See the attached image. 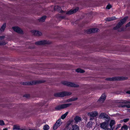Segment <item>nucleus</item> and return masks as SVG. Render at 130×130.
<instances>
[{"mask_svg":"<svg viewBox=\"0 0 130 130\" xmlns=\"http://www.w3.org/2000/svg\"><path fill=\"white\" fill-rule=\"evenodd\" d=\"M125 106L127 108H130V105H126Z\"/></svg>","mask_w":130,"mask_h":130,"instance_id":"41","label":"nucleus"},{"mask_svg":"<svg viewBox=\"0 0 130 130\" xmlns=\"http://www.w3.org/2000/svg\"><path fill=\"white\" fill-rule=\"evenodd\" d=\"M125 30V29L123 27H122L120 29H118V31H124Z\"/></svg>","mask_w":130,"mask_h":130,"instance_id":"36","label":"nucleus"},{"mask_svg":"<svg viewBox=\"0 0 130 130\" xmlns=\"http://www.w3.org/2000/svg\"><path fill=\"white\" fill-rule=\"evenodd\" d=\"M121 126V124H119L118 125L116 126V129H117L119 128Z\"/></svg>","mask_w":130,"mask_h":130,"instance_id":"39","label":"nucleus"},{"mask_svg":"<svg viewBox=\"0 0 130 130\" xmlns=\"http://www.w3.org/2000/svg\"><path fill=\"white\" fill-rule=\"evenodd\" d=\"M99 117L101 118L105 119L107 122L109 121L110 120V118L105 113H101Z\"/></svg>","mask_w":130,"mask_h":130,"instance_id":"6","label":"nucleus"},{"mask_svg":"<svg viewBox=\"0 0 130 130\" xmlns=\"http://www.w3.org/2000/svg\"><path fill=\"white\" fill-rule=\"evenodd\" d=\"M87 32L88 34H91L92 32H93L92 29H88L87 31Z\"/></svg>","mask_w":130,"mask_h":130,"instance_id":"30","label":"nucleus"},{"mask_svg":"<svg viewBox=\"0 0 130 130\" xmlns=\"http://www.w3.org/2000/svg\"><path fill=\"white\" fill-rule=\"evenodd\" d=\"M92 29L93 33L99 31V29L97 28H93Z\"/></svg>","mask_w":130,"mask_h":130,"instance_id":"31","label":"nucleus"},{"mask_svg":"<svg viewBox=\"0 0 130 130\" xmlns=\"http://www.w3.org/2000/svg\"><path fill=\"white\" fill-rule=\"evenodd\" d=\"M126 93H127L130 94V91H127Z\"/></svg>","mask_w":130,"mask_h":130,"instance_id":"43","label":"nucleus"},{"mask_svg":"<svg viewBox=\"0 0 130 130\" xmlns=\"http://www.w3.org/2000/svg\"><path fill=\"white\" fill-rule=\"evenodd\" d=\"M74 120L77 123L81 121V119L80 117L77 116L74 118Z\"/></svg>","mask_w":130,"mask_h":130,"instance_id":"19","label":"nucleus"},{"mask_svg":"<svg viewBox=\"0 0 130 130\" xmlns=\"http://www.w3.org/2000/svg\"><path fill=\"white\" fill-rule=\"evenodd\" d=\"M115 124V121L113 120H111L109 124V125L111 128H112V126Z\"/></svg>","mask_w":130,"mask_h":130,"instance_id":"22","label":"nucleus"},{"mask_svg":"<svg viewBox=\"0 0 130 130\" xmlns=\"http://www.w3.org/2000/svg\"><path fill=\"white\" fill-rule=\"evenodd\" d=\"M89 123H88V124H89Z\"/></svg>","mask_w":130,"mask_h":130,"instance_id":"48","label":"nucleus"},{"mask_svg":"<svg viewBox=\"0 0 130 130\" xmlns=\"http://www.w3.org/2000/svg\"><path fill=\"white\" fill-rule=\"evenodd\" d=\"M72 94L71 92L65 91L56 93L54 94V96L56 97H64L70 95Z\"/></svg>","mask_w":130,"mask_h":130,"instance_id":"1","label":"nucleus"},{"mask_svg":"<svg viewBox=\"0 0 130 130\" xmlns=\"http://www.w3.org/2000/svg\"><path fill=\"white\" fill-rule=\"evenodd\" d=\"M127 17H126L123 19L121 20L120 22L118 23L116 26L114 28L115 30L118 29L126 21L128 18Z\"/></svg>","mask_w":130,"mask_h":130,"instance_id":"2","label":"nucleus"},{"mask_svg":"<svg viewBox=\"0 0 130 130\" xmlns=\"http://www.w3.org/2000/svg\"><path fill=\"white\" fill-rule=\"evenodd\" d=\"M5 36H0V40H2L4 39Z\"/></svg>","mask_w":130,"mask_h":130,"instance_id":"37","label":"nucleus"},{"mask_svg":"<svg viewBox=\"0 0 130 130\" xmlns=\"http://www.w3.org/2000/svg\"><path fill=\"white\" fill-rule=\"evenodd\" d=\"M117 19L115 17H108L106 18L105 19L107 21H113Z\"/></svg>","mask_w":130,"mask_h":130,"instance_id":"16","label":"nucleus"},{"mask_svg":"<svg viewBox=\"0 0 130 130\" xmlns=\"http://www.w3.org/2000/svg\"><path fill=\"white\" fill-rule=\"evenodd\" d=\"M49 43H50L48 41L46 40H43L37 41L35 42V44L37 45H42L48 44Z\"/></svg>","mask_w":130,"mask_h":130,"instance_id":"7","label":"nucleus"},{"mask_svg":"<svg viewBox=\"0 0 130 130\" xmlns=\"http://www.w3.org/2000/svg\"><path fill=\"white\" fill-rule=\"evenodd\" d=\"M105 130H111V129L109 128H108L106 129H105Z\"/></svg>","mask_w":130,"mask_h":130,"instance_id":"42","label":"nucleus"},{"mask_svg":"<svg viewBox=\"0 0 130 130\" xmlns=\"http://www.w3.org/2000/svg\"><path fill=\"white\" fill-rule=\"evenodd\" d=\"M100 127L102 129H105L106 128H108V123L104 122L100 124Z\"/></svg>","mask_w":130,"mask_h":130,"instance_id":"11","label":"nucleus"},{"mask_svg":"<svg viewBox=\"0 0 130 130\" xmlns=\"http://www.w3.org/2000/svg\"><path fill=\"white\" fill-rule=\"evenodd\" d=\"M76 71L78 73H83L85 72L84 70L80 68H79L76 70Z\"/></svg>","mask_w":130,"mask_h":130,"instance_id":"25","label":"nucleus"},{"mask_svg":"<svg viewBox=\"0 0 130 130\" xmlns=\"http://www.w3.org/2000/svg\"><path fill=\"white\" fill-rule=\"evenodd\" d=\"M128 128V127L126 125L123 126L121 128L122 129H124V130H127Z\"/></svg>","mask_w":130,"mask_h":130,"instance_id":"32","label":"nucleus"},{"mask_svg":"<svg viewBox=\"0 0 130 130\" xmlns=\"http://www.w3.org/2000/svg\"><path fill=\"white\" fill-rule=\"evenodd\" d=\"M42 81H32V83H31V85H35L36 84H38L39 83H42Z\"/></svg>","mask_w":130,"mask_h":130,"instance_id":"24","label":"nucleus"},{"mask_svg":"<svg viewBox=\"0 0 130 130\" xmlns=\"http://www.w3.org/2000/svg\"><path fill=\"white\" fill-rule=\"evenodd\" d=\"M68 113V112H67L64 114L62 115L61 117V118L62 119H64L67 115Z\"/></svg>","mask_w":130,"mask_h":130,"instance_id":"27","label":"nucleus"},{"mask_svg":"<svg viewBox=\"0 0 130 130\" xmlns=\"http://www.w3.org/2000/svg\"><path fill=\"white\" fill-rule=\"evenodd\" d=\"M78 8H76L75 9H71L66 12V14H71L76 12L78 10Z\"/></svg>","mask_w":130,"mask_h":130,"instance_id":"13","label":"nucleus"},{"mask_svg":"<svg viewBox=\"0 0 130 130\" xmlns=\"http://www.w3.org/2000/svg\"><path fill=\"white\" fill-rule=\"evenodd\" d=\"M31 32L32 35L36 36H41L42 35V34L41 32L38 30H32L31 31Z\"/></svg>","mask_w":130,"mask_h":130,"instance_id":"10","label":"nucleus"},{"mask_svg":"<svg viewBox=\"0 0 130 130\" xmlns=\"http://www.w3.org/2000/svg\"><path fill=\"white\" fill-rule=\"evenodd\" d=\"M65 130H72V126H67L65 129Z\"/></svg>","mask_w":130,"mask_h":130,"instance_id":"28","label":"nucleus"},{"mask_svg":"<svg viewBox=\"0 0 130 130\" xmlns=\"http://www.w3.org/2000/svg\"><path fill=\"white\" fill-rule=\"evenodd\" d=\"M13 30L15 32L19 34H22L23 31L21 29L18 27H12Z\"/></svg>","mask_w":130,"mask_h":130,"instance_id":"12","label":"nucleus"},{"mask_svg":"<svg viewBox=\"0 0 130 130\" xmlns=\"http://www.w3.org/2000/svg\"><path fill=\"white\" fill-rule=\"evenodd\" d=\"M71 103L66 104L59 105L57 106L55 108V109L57 110H59L61 109L66 108L68 107L71 105Z\"/></svg>","mask_w":130,"mask_h":130,"instance_id":"4","label":"nucleus"},{"mask_svg":"<svg viewBox=\"0 0 130 130\" xmlns=\"http://www.w3.org/2000/svg\"><path fill=\"white\" fill-rule=\"evenodd\" d=\"M77 99V98L76 97H73L70 99H68L67 100L68 102H71L76 100Z\"/></svg>","mask_w":130,"mask_h":130,"instance_id":"23","label":"nucleus"},{"mask_svg":"<svg viewBox=\"0 0 130 130\" xmlns=\"http://www.w3.org/2000/svg\"><path fill=\"white\" fill-rule=\"evenodd\" d=\"M20 127L19 125H13V130L14 129H18L19 130L20 129Z\"/></svg>","mask_w":130,"mask_h":130,"instance_id":"21","label":"nucleus"},{"mask_svg":"<svg viewBox=\"0 0 130 130\" xmlns=\"http://www.w3.org/2000/svg\"><path fill=\"white\" fill-rule=\"evenodd\" d=\"M19 130H25L24 129L20 128V129H19ZM29 130H30V129H29Z\"/></svg>","mask_w":130,"mask_h":130,"instance_id":"45","label":"nucleus"},{"mask_svg":"<svg viewBox=\"0 0 130 130\" xmlns=\"http://www.w3.org/2000/svg\"><path fill=\"white\" fill-rule=\"evenodd\" d=\"M44 104H45V103H44V104H42L41 105V106H42Z\"/></svg>","mask_w":130,"mask_h":130,"instance_id":"46","label":"nucleus"},{"mask_svg":"<svg viewBox=\"0 0 130 130\" xmlns=\"http://www.w3.org/2000/svg\"><path fill=\"white\" fill-rule=\"evenodd\" d=\"M49 128V126L47 124H46L43 126V129L44 130H48Z\"/></svg>","mask_w":130,"mask_h":130,"instance_id":"26","label":"nucleus"},{"mask_svg":"<svg viewBox=\"0 0 130 130\" xmlns=\"http://www.w3.org/2000/svg\"><path fill=\"white\" fill-rule=\"evenodd\" d=\"M106 95L105 94H102L99 99L98 100V102L99 103H103L106 99Z\"/></svg>","mask_w":130,"mask_h":130,"instance_id":"8","label":"nucleus"},{"mask_svg":"<svg viewBox=\"0 0 130 130\" xmlns=\"http://www.w3.org/2000/svg\"><path fill=\"white\" fill-rule=\"evenodd\" d=\"M72 130H79V126L76 125H72Z\"/></svg>","mask_w":130,"mask_h":130,"instance_id":"18","label":"nucleus"},{"mask_svg":"<svg viewBox=\"0 0 130 130\" xmlns=\"http://www.w3.org/2000/svg\"><path fill=\"white\" fill-rule=\"evenodd\" d=\"M54 9L55 10L58 11L59 12H63L61 10V9L60 7L58 6H56L54 7Z\"/></svg>","mask_w":130,"mask_h":130,"instance_id":"15","label":"nucleus"},{"mask_svg":"<svg viewBox=\"0 0 130 130\" xmlns=\"http://www.w3.org/2000/svg\"><path fill=\"white\" fill-rule=\"evenodd\" d=\"M8 129L7 128H4L3 129V130H7Z\"/></svg>","mask_w":130,"mask_h":130,"instance_id":"44","label":"nucleus"},{"mask_svg":"<svg viewBox=\"0 0 130 130\" xmlns=\"http://www.w3.org/2000/svg\"><path fill=\"white\" fill-rule=\"evenodd\" d=\"M112 7L111 5L109 4L106 7V9H109Z\"/></svg>","mask_w":130,"mask_h":130,"instance_id":"35","label":"nucleus"},{"mask_svg":"<svg viewBox=\"0 0 130 130\" xmlns=\"http://www.w3.org/2000/svg\"><path fill=\"white\" fill-rule=\"evenodd\" d=\"M125 79V78L122 77H116L112 78H107L106 79V80L109 81L124 80Z\"/></svg>","mask_w":130,"mask_h":130,"instance_id":"5","label":"nucleus"},{"mask_svg":"<svg viewBox=\"0 0 130 130\" xmlns=\"http://www.w3.org/2000/svg\"><path fill=\"white\" fill-rule=\"evenodd\" d=\"M129 120V119L128 118L124 119L123 120H121L120 121L121 122H124L125 123H126L128 122Z\"/></svg>","mask_w":130,"mask_h":130,"instance_id":"29","label":"nucleus"},{"mask_svg":"<svg viewBox=\"0 0 130 130\" xmlns=\"http://www.w3.org/2000/svg\"><path fill=\"white\" fill-rule=\"evenodd\" d=\"M5 124L4 121L2 120H0V125L1 126H3Z\"/></svg>","mask_w":130,"mask_h":130,"instance_id":"34","label":"nucleus"},{"mask_svg":"<svg viewBox=\"0 0 130 130\" xmlns=\"http://www.w3.org/2000/svg\"><path fill=\"white\" fill-rule=\"evenodd\" d=\"M125 26L126 27L130 26V22L126 25Z\"/></svg>","mask_w":130,"mask_h":130,"instance_id":"40","label":"nucleus"},{"mask_svg":"<svg viewBox=\"0 0 130 130\" xmlns=\"http://www.w3.org/2000/svg\"><path fill=\"white\" fill-rule=\"evenodd\" d=\"M62 122L60 119H59L57 121L53 127V129L55 130L59 127L61 124Z\"/></svg>","mask_w":130,"mask_h":130,"instance_id":"9","label":"nucleus"},{"mask_svg":"<svg viewBox=\"0 0 130 130\" xmlns=\"http://www.w3.org/2000/svg\"><path fill=\"white\" fill-rule=\"evenodd\" d=\"M6 43L5 41H1L0 42V46L5 45Z\"/></svg>","mask_w":130,"mask_h":130,"instance_id":"33","label":"nucleus"},{"mask_svg":"<svg viewBox=\"0 0 130 130\" xmlns=\"http://www.w3.org/2000/svg\"><path fill=\"white\" fill-rule=\"evenodd\" d=\"M46 18V17L44 16L42 17L41 18L38 19L39 22H43L45 21V20Z\"/></svg>","mask_w":130,"mask_h":130,"instance_id":"20","label":"nucleus"},{"mask_svg":"<svg viewBox=\"0 0 130 130\" xmlns=\"http://www.w3.org/2000/svg\"><path fill=\"white\" fill-rule=\"evenodd\" d=\"M121 130V129H120V130Z\"/></svg>","mask_w":130,"mask_h":130,"instance_id":"49","label":"nucleus"},{"mask_svg":"<svg viewBox=\"0 0 130 130\" xmlns=\"http://www.w3.org/2000/svg\"><path fill=\"white\" fill-rule=\"evenodd\" d=\"M35 48V47H32V48Z\"/></svg>","mask_w":130,"mask_h":130,"instance_id":"47","label":"nucleus"},{"mask_svg":"<svg viewBox=\"0 0 130 130\" xmlns=\"http://www.w3.org/2000/svg\"><path fill=\"white\" fill-rule=\"evenodd\" d=\"M24 96L27 98H28L30 96V95L28 94H26L24 95Z\"/></svg>","mask_w":130,"mask_h":130,"instance_id":"38","label":"nucleus"},{"mask_svg":"<svg viewBox=\"0 0 130 130\" xmlns=\"http://www.w3.org/2000/svg\"><path fill=\"white\" fill-rule=\"evenodd\" d=\"M62 84L66 85L68 87H77L79 86V85L75 83L68 82L66 81H63L62 82Z\"/></svg>","mask_w":130,"mask_h":130,"instance_id":"3","label":"nucleus"},{"mask_svg":"<svg viewBox=\"0 0 130 130\" xmlns=\"http://www.w3.org/2000/svg\"><path fill=\"white\" fill-rule=\"evenodd\" d=\"M98 115V113L97 111H94L89 112L88 113V116L91 117H96Z\"/></svg>","mask_w":130,"mask_h":130,"instance_id":"14","label":"nucleus"},{"mask_svg":"<svg viewBox=\"0 0 130 130\" xmlns=\"http://www.w3.org/2000/svg\"><path fill=\"white\" fill-rule=\"evenodd\" d=\"M6 26V24H4L2 26L1 29H0V34H1L3 32Z\"/></svg>","mask_w":130,"mask_h":130,"instance_id":"17","label":"nucleus"}]
</instances>
